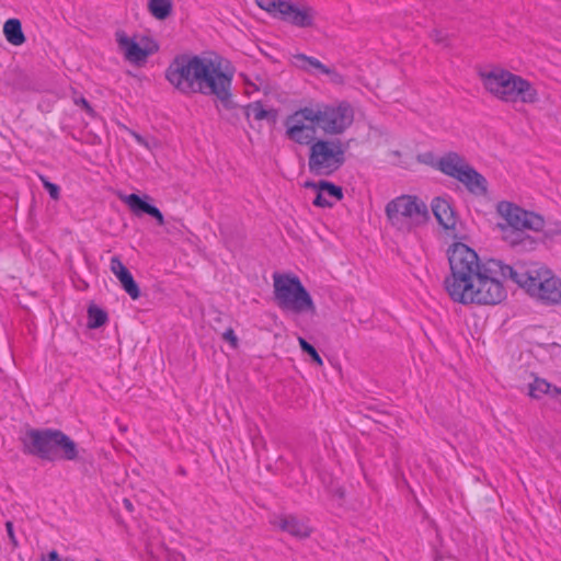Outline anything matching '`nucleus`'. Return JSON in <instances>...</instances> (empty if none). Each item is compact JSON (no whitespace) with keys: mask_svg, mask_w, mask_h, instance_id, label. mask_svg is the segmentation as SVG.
<instances>
[{"mask_svg":"<svg viewBox=\"0 0 561 561\" xmlns=\"http://www.w3.org/2000/svg\"><path fill=\"white\" fill-rule=\"evenodd\" d=\"M110 267H111L112 273L118 279L129 272L128 268L122 262V260L118 256H116V255L111 259Z\"/></svg>","mask_w":561,"mask_h":561,"instance_id":"31","label":"nucleus"},{"mask_svg":"<svg viewBox=\"0 0 561 561\" xmlns=\"http://www.w3.org/2000/svg\"><path fill=\"white\" fill-rule=\"evenodd\" d=\"M136 139H137L139 142H142V138H141L139 135H136Z\"/></svg>","mask_w":561,"mask_h":561,"instance_id":"40","label":"nucleus"},{"mask_svg":"<svg viewBox=\"0 0 561 561\" xmlns=\"http://www.w3.org/2000/svg\"><path fill=\"white\" fill-rule=\"evenodd\" d=\"M274 301L286 313H316V305L299 277L294 274H273Z\"/></svg>","mask_w":561,"mask_h":561,"instance_id":"6","label":"nucleus"},{"mask_svg":"<svg viewBox=\"0 0 561 561\" xmlns=\"http://www.w3.org/2000/svg\"><path fill=\"white\" fill-rule=\"evenodd\" d=\"M39 561H59V554L56 550H51L47 554H43Z\"/></svg>","mask_w":561,"mask_h":561,"instance_id":"38","label":"nucleus"},{"mask_svg":"<svg viewBox=\"0 0 561 561\" xmlns=\"http://www.w3.org/2000/svg\"><path fill=\"white\" fill-rule=\"evenodd\" d=\"M222 339L225 341L229 342L232 348H237L238 347V337H237V335H236V333H234L232 328H228L224 332Z\"/></svg>","mask_w":561,"mask_h":561,"instance_id":"34","label":"nucleus"},{"mask_svg":"<svg viewBox=\"0 0 561 561\" xmlns=\"http://www.w3.org/2000/svg\"><path fill=\"white\" fill-rule=\"evenodd\" d=\"M525 228H504V240L513 247L529 245L533 247L535 240L526 232Z\"/></svg>","mask_w":561,"mask_h":561,"instance_id":"21","label":"nucleus"},{"mask_svg":"<svg viewBox=\"0 0 561 561\" xmlns=\"http://www.w3.org/2000/svg\"><path fill=\"white\" fill-rule=\"evenodd\" d=\"M551 390V383L543 378H535L529 385V396L539 399L542 394H547Z\"/></svg>","mask_w":561,"mask_h":561,"instance_id":"26","label":"nucleus"},{"mask_svg":"<svg viewBox=\"0 0 561 561\" xmlns=\"http://www.w3.org/2000/svg\"><path fill=\"white\" fill-rule=\"evenodd\" d=\"M431 208L442 228L451 231L456 230L458 217L450 201L440 196L434 197L431 202Z\"/></svg>","mask_w":561,"mask_h":561,"instance_id":"16","label":"nucleus"},{"mask_svg":"<svg viewBox=\"0 0 561 561\" xmlns=\"http://www.w3.org/2000/svg\"><path fill=\"white\" fill-rule=\"evenodd\" d=\"M431 38L437 43V44H442L444 46H448L449 43H448V38H447V35H445L442 31L439 30H433L430 34Z\"/></svg>","mask_w":561,"mask_h":561,"instance_id":"33","label":"nucleus"},{"mask_svg":"<svg viewBox=\"0 0 561 561\" xmlns=\"http://www.w3.org/2000/svg\"><path fill=\"white\" fill-rule=\"evenodd\" d=\"M124 504H125V507H126L129 512H131V511H133V504H131V502H130L129 500L125 499V500H124Z\"/></svg>","mask_w":561,"mask_h":561,"instance_id":"39","label":"nucleus"},{"mask_svg":"<svg viewBox=\"0 0 561 561\" xmlns=\"http://www.w3.org/2000/svg\"><path fill=\"white\" fill-rule=\"evenodd\" d=\"M233 73L229 62L222 67L220 60L180 54L165 69V79L182 94L214 96L222 107L231 110L236 106L231 92Z\"/></svg>","mask_w":561,"mask_h":561,"instance_id":"2","label":"nucleus"},{"mask_svg":"<svg viewBox=\"0 0 561 561\" xmlns=\"http://www.w3.org/2000/svg\"><path fill=\"white\" fill-rule=\"evenodd\" d=\"M319 129L325 135H342L354 122V108L347 101L309 106Z\"/></svg>","mask_w":561,"mask_h":561,"instance_id":"9","label":"nucleus"},{"mask_svg":"<svg viewBox=\"0 0 561 561\" xmlns=\"http://www.w3.org/2000/svg\"><path fill=\"white\" fill-rule=\"evenodd\" d=\"M149 10L151 14L158 20L167 19L172 11L171 0H150Z\"/></svg>","mask_w":561,"mask_h":561,"instance_id":"24","label":"nucleus"},{"mask_svg":"<svg viewBox=\"0 0 561 561\" xmlns=\"http://www.w3.org/2000/svg\"><path fill=\"white\" fill-rule=\"evenodd\" d=\"M385 213L389 224L401 232H411L430 220L426 204L416 196L401 195L387 203Z\"/></svg>","mask_w":561,"mask_h":561,"instance_id":"7","label":"nucleus"},{"mask_svg":"<svg viewBox=\"0 0 561 561\" xmlns=\"http://www.w3.org/2000/svg\"><path fill=\"white\" fill-rule=\"evenodd\" d=\"M3 34L5 39L14 46H20L25 42L22 23L19 19L7 20L3 25Z\"/></svg>","mask_w":561,"mask_h":561,"instance_id":"20","label":"nucleus"},{"mask_svg":"<svg viewBox=\"0 0 561 561\" xmlns=\"http://www.w3.org/2000/svg\"><path fill=\"white\" fill-rule=\"evenodd\" d=\"M513 283L545 306L561 304V278L543 264L531 262L513 266Z\"/></svg>","mask_w":561,"mask_h":561,"instance_id":"3","label":"nucleus"},{"mask_svg":"<svg viewBox=\"0 0 561 561\" xmlns=\"http://www.w3.org/2000/svg\"><path fill=\"white\" fill-rule=\"evenodd\" d=\"M305 187H310L317 191V195L313 199V205L317 207H332L334 203L330 202L328 197L341 201L344 196L341 186L325 180H320L319 182H306Z\"/></svg>","mask_w":561,"mask_h":561,"instance_id":"15","label":"nucleus"},{"mask_svg":"<svg viewBox=\"0 0 561 561\" xmlns=\"http://www.w3.org/2000/svg\"><path fill=\"white\" fill-rule=\"evenodd\" d=\"M497 211L505 218L508 228H525L530 231H541L545 226V219L534 213L528 211L510 202H500Z\"/></svg>","mask_w":561,"mask_h":561,"instance_id":"11","label":"nucleus"},{"mask_svg":"<svg viewBox=\"0 0 561 561\" xmlns=\"http://www.w3.org/2000/svg\"><path fill=\"white\" fill-rule=\"evenodd\" d=\"M115 36L119 49L128 61L139 64L146 60L148 51L129 38L124 31H117Z\"/></svg>","mask_w":561,"mask_h":561,"instance_id":"18","label":"nucleus"},{"mask_svg":"<svg viewBox=\"0 0 561 561\" xmlns=\"http://www.w3.org/2000/svg\"><path fill=\"white\" fill-rule=\"evenodd\" d=\"M456 180L474 195H485L488 193L486 179L469 163L460 171Z\"/></svg>","mask_w":561,"mask_h":561,"instance_id":"17","label":"nucleus"},{"mask_svg":"<svg viewBox=\"0 0 561 561\" xmlns=\"http://www.w3.org/2000/svg\"><path fill=\"white\" fill-rule=\"evenodd\" d=\"M255 2L261 9L276 18L279 15L282 9L278 3H284L285 0H255Z\"/></svg>","mask_w":561,"mask_h":561,"instance_id":"29","label":"nucleus"},{"mask_svg":"<svg viewBox=\"0 0 561 561\" xmlns=\"http://www.w3.org/2000/svg\"><path fill=\"white\" fill-rule=\"evenodd\" d=\"M346 145L340 139L319 138L308 154V170L316 176H331L336 173L346 161Z\"/></svg>","mask_w":561,"mask_h":561,"instance_id":"8","label":"nucleus"},{"mask_svg":"<svg viewBox=\"0 0 561 561\" xmlns=\"http://www.w3.org/2000/svg\"><path fill=\"white\" fill-rule=\"evenodd\" d=\"M24 454L35 456L42 460L54 462L56 460L73 461L79 458V449L75 440L56 428H30L21 438Z\"/></svg>","mask_w":561,"mask_h":561,"instance_id":"4","label":"nucleus"},{"mask_svg":"<svg viewBox=\"0 0 561 561\" xmlns=\"http://www.w3.org/2000/svg\"><path fill=\"white\" fill-rule=\"evenodd\" d=\"M450 275L444 286L450 299L461 305H497L506 298L502 279L513 282V266L491 259L481 263L474 250L461 242L448 249Z\"/></svg>","mask_w":561,"mask_h":561,"instance_id":"1","label":"nucleus"},{"mask_svg":"<svg viewBox=\"0 0 561 561\" xmlns=\"http://www.w3.org/2000/svg\"><path fill=\"white\" fill-rule=\"evenodd\" d=\"M295 59L297 60L298 66L308 72H312L313 70H318L323 75H331L334 72L332 69L323 65L314 57H309L305 54H298L295 56Z\"/></svg>","mask_w":561,"mask_h":561,"instance_id":"22","label":"nucleus"},{"mask_svg":"<svg viewBox=\"0 0 561 561\" xmlns=\"http://www.w3.org/2000/svg\"><path fill=\"white\" fill-rule=\"evenodd\" d=\"M278 4L282 9L279 15L276 16L277 19L302 28L311 27L313 25L314 10L311 7H298L297 4L286 0L284 3Z\"/></svg>","mask_w":561,"mask_h":561,"instance_id":"12","label":"nucleus"},{"mask_svg":"<svg viewBox=\"0 0 561 561\" xmlns=\"http://www.w3.org/2000/svg\"><path fill=\"white\" fill-rule=\"evenodd\" d=\"M270 523L279 530L298 539H306L310 537L312 533V528L307 522L291 514L274 515Z\"/></svg>","mask_w":561,"mask_h":561,"instance_id":"13","label":"nucleus"},{"mask_svg":"<svg viewBox=\"0 0 561 561\" xmlns=\"http://www.w3.org/2000/svg\"><path fill=\"white\" fill-rule=\"evenodd\" d=\"M266 111L267 110H265L263 107V104L260 101L249 103L248 105L244 106L245 117L249 118L251 115H253L254 119H256V121L265 119Z\"/></svg>","mask_w":561,"mask_h":561,"instance_id":"27","label":"nucleus"},{"mask_svg":"<svg viewBox=\"0 0 561 561\" xmlns=\"http://www.w3.org/2000/svg\"><path fill=\"white\" fill-rule=\"evenodd\" d=\"M39 180H41L43 186L47 190L50 198L54 199V201H58L59 197H60V187L57 184L51 183L44 175H39Z\"/></svg>","mask_w":561,"mask_h":561,"instance_id":"32","label":"nucleus"},{"mask_svg":"<svg viewBox=\"0 0 561 561\" xmlns=\"http://www.w3.org/2000/svg\"><path fill=\"white\" fill-rule=\"evenodd\" d=\"M278 119V110L270 108L266 111L265 121H267L271 125H275Z\"/></svg>","mask_w":561,"mask_h":561,"instance_id":"36","label":"nucleus"},{"mask_svg":"<svg viewBox=\"0 0 561 561\" xmlns=\"http://www.w3.org/2000/svg\"><path fill=\"white\" fill-rule=\"evenodd\" d=\"M119 283L124 290L130 296L131 299L136 300L140 297V289L136 280L134 279L130 272L121 277Z\"/></svg>","mask_w":561,"mask_h":561,"instance_id":"25","label":"nucleus"},{"mask_svg":"<svg viewBox=\"0 0 561 561\" xmlns=\"http://www.w3.org/2000/svg\"><path fill=\"white\" fill-rule=\"evenodd\" d=\"M467 164L465 157L456 151H448L437 159L435 168L443 174L456 179Z\"/></svg>","mask_w":561,"mask_h":561,"instance_id":"19","label":"nucleus"},{"mask_svg":"<svg viewBox=\"0 0 561 561\" xmlns=\"http://www.w3.org/2000/svg\"><path fill=\"white\" fill-rule=\"evenodd\" d=\"M108 320L107 312L95 305L88 308V328L98 329L104 325Z\"/></svg>","mask_w":561,"mask_h":561,"instance_id":"23","label":"nucleus"},{"mask_svg":"<svg viewBox=\"0 0 561 561\" xmlns=\"http://www.w3.org/2000/svg\"><path fill=\"white\" fill-rule=\"evenodd\" d=\"M96 561H102V560H100V559H96Z\"/></svg>","mask_w":561,"mask_h":561,"instance_id":"41","label":"nucleus"},{"mask_svg":"<svg viewBox=\"0 0 561 561\" xmlns=\"http://www.w3.org/2000/svg\"><path fill=\"white\" fill-rule=\"evenodd\" d=\"M298 342H299L301 351L304 353L308 354L316 365H318V366L323 365V360L313 345H311L308 341H306L301 336L298 337Z\"/></svg>","mask_w":561,"mask_h":561,"instance_id":"28","label":"nucleus"},{"mask_svg":"<svg viewBox=\"0 0 561 561\" xmlns=\"http://www.w3.org/2000/svg\"><path fill=\"white\" fill-rule=\"evenodd\" d=\"M284 126L286 138L297 145L311 148L312 144L319 139L317 137L319 127L309 106L300 107L288 115L284 121Z\"/></svg>","mask_w":561,"mask_h":561,"instance_id":"10","label":"nucleus"},{"mask_svg":"<svg viewBox=\"0 0 561 561\" xmlns=\"http://www.w3.org/2000/svg\"><path fill=\"white\" fill-rule=\"evenodd\" d=\"M5 529H7L8 537L10 539L13 548H16L19 546V542H18V539H16L15 534H14L13 523L8 520L5 523Z\"/></svg>","mask_w":561,"mask_h":561,"instance_id":"35","label":"nucleus"},{"mask_svg":"<svg viewBox=\"0 0 561 561\" xmlns=\"http://www.w3.org/2000/svg\"><path fill=\"white\" fill-rule=\"evenodd\" d=\"M72 101L77 106H80L91 118H95L98 116L96 112L84 96L78 95L75 92Z\"/></svg>","mask_w":561,"mask_h":561,"instance_id":"30","label":"nucleus"},{"mask_svg":"<svg viewBox=\"0 0 561 561\" xmlns=\"http://www.w3.org/2000/svg\"><path fill=\"white\" fill-rule=\"evenodd\" d=\"M478 75L485 91L502 102L533 104L538 101L534 84L506 69L495 67Z\"/></svg>","mask_w":561,"mask_h":561,"instance_id":"5","label":"nucleus"},{"mask_svg":"<svg viewBox=\"0 0 561 561\" xmlns=\"http://www.w3.org/2000/svg\"><path fill=\"white\" fill-rule=\"evenodd\" d=\"M122 201L128 206L130 211L136 217H141L144 215H148L156 219L159 226L164 225V217L161 210L154 205L150 204L151 197L147 194L140 196L138 194L131 193L129 195H125Z\"/></svg>","mask_w":561,"mask_h":561,"instance_id":"14","label":"nucleus"},{"mask_svg":"<svg viewBox=\"0 0 561 561\" xmlns=\"http://www.w3.org/2000/svg\"><path fill=\"white\" fill-rule=\"evenodd\" d=\"M547 394L550 396L552 399H556L561 405V388L551 385V390H549Z\"/></svg>","mask_w":561,"mask_h":561,"instance_id":"37","label":"nucleus"}]
</instances>
